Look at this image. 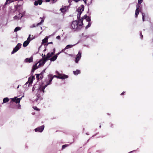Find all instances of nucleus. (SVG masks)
Masks as SVG:
<instances>
[{"mask_svg": "<svg viewBox=\"0 0 153 153\" xmlns=\"http://www.w3.org/2000/svg\"><path fill=\"white\" fill-rule=\"evenodd\" d=\"M30 36H31V35L30 34L29 35L27 39V41H28L29 42H30V41L31 40H32V39H33V38H31V39H30Z\"/></svg>", "mask_w": 153, "mask_h": 153, "instance_id": "bb28decb", "label": "nucleus"}, {"mask_svg": "<svg viewBox=\"0 0 153 153\" xmlns=\"http://www.w3.org/2000/svg\"><path fill=\"white\" fill-rule=\"evenodd\" d=\"M29 42L27 40L25 41L23 44V46L24 47H26L28 45Z\"/></svg>", "mask_w": 153, "mask_h": 153, "instance_id": "6ab92c4d", "label": "nucleus"}, {"mask_svg": "<svg viewBox=\"0 0 153 153\" xmlns=\"http://www.w3.org/2000/svg\"><path fill=\"white\" fill-rule=\"evenodd\" d=\"M34 109L35 110H37V111H39V109L38 108H37L36 107H35V108H34Z\"/></svg>", "mask_w": 153, "mask_h": 153, "instance_id": "8fccbe9b", "label": "nucleus"}, {"mask_svg": "<svg viewBox=\"0 0 153 153\" xmlns=\"http://www.w3.org/2000/svg\"><path fill=\"white\" fill-rule=\"evenodd\" d=\"M55 51H56V49H55V48H54L53 49V52H54V53H55Z\"/></svg>", "mask_w": 153, "mask_h": 153, "instance_id": "864d4df0", "label": "nucleus"}, {"mask_svg": "<svg viewBox=\"0 0 153 153\" xmlns=\"http://www.w3.org/2000/svg\"><path fill=\"white\" fill-rule=\"evenodd\" d=\"M81 19H79L78 21L76 20L73 21L71 24L72 28L75 31H79L82 28V26L83 25V22L81 21Z\"/></svg>", "mask_w": 153, "mask_h": 153, "instance_id": "f257e3e1", "label": "nucleus"}, {"mask_svg": "<svg viewBox=\"0 0 153 153\" xmlns=\"http://www.w3.org/2000/svg\"><path fill=\"white\" fill-rule=\"evenodd\" d=\"M21 45L22 44L21 43H18L15 47L13 49L11 53V54H13L16 52L21 48Z\"/></svg>", "mask_w": 153, "mask_h": 153, "instance_id": "7ed1b4c3", "label": "nucleus"}, {"mask_svg": "<svg viewBox=\"0 0 153 153\" xmlns=\"http://www.w3.org/2000/svg\"><path fill=\"white\" fill-rule=\"evenodd\" d=\"M66 49H65V48L64 49H63L62 50V51H61V52H64V51L65 50H66Z\"/></svg>", "mask_w": 153, "mask_h": 153, "instance_id": "6e6d98bb", "label": "nucleus"}, {"mask_svg": "<svg viewBox=\"0 0 153 153\" xmlns=\"http://www.w3.org/2000/svg\"><path fill=\"white\" fill-rule=\"evenodd\" d=\"M9 101V99L8 98V97H5L3 99V103H5L8 102Z\"/></svg>", "mask_w": 153, "mask_h": 153, "instance_id": "5701e85b", "label": "nucleus"}, {"mask_svg": "<svg viewBox=\"0 0 153 153\" xmlns=\"http://www.w3.org/2000/svg\"><path fill=\"white\" fill-rule=\"evenodd\" d=\"M11 100L12 101L15 102L16 103H17L20 102V100L18 98L17 99H16V98H13L11 99Z\"/></svg>", "mask_w": 153, "mask_h": 153, "instance_id": "4468645a", "label": "nucleus"}, {"mask_svg": "<svg viewBox=\"0 0 153 153\" xmlns=\"http://www.w3.org/2000/svg\"><path fill=\"white\" fill-rule=\"evenodd\" d=\"M46 2H48L50 1V0H45Z\"/></svg>", "mask_w": 153, "mask_h": 153, "instance_id": "bf43d9fd", "label": "nucleus"}, {"mask_svg": "<svg viewBox=\"0 0 153 153\" xmlns=\"http://www.w3.org/2000/svg\"><path fill=\"white\" fill-rule=\"evenodd\" d=\"M57 0H52V3H55Z\"/></svg>", "mask_w": 153, "mask_h": 153, "instance_id": "3c124183", "label": "nucleus"}, {"mask_svg": "<svg viewBox=\"0 0 153 153\" xmlns=\"http://www.w3.org/2000/svg\"><path fill=\"white\" fill-rule=\"evenodd\" d=\"M20 105H19V109H20Z\"/></svg>", "mask_w": 153, "mask_h": 153, "instance_id": "0e129e2a", "label": "nucleus"}, {"mask_svg": "<svg viewBox=\"0 0 153 153\" xmlns=\"http://www.w3.org/2000/svg\"><path fill=\"white\" fill-rule=\"evenodd\" d=\"M33 56H32L30 58H26L24 60L26 63H30L33 61Z\"/></svg>", "mask_w": 153, "mask_h": 153, "instance_id": "9d476101", "label": "nucleus"}, {"mask_svg": "<svg viewBox=\"0 0 153 153\" xmlns=\"http://www.w3.org/2000/svg\"><path fill=\"white\" fill-rule=\"evenodd\" d=\"M73 72L74 74L76 75L80 73V71L79 70H76V71H74Z\"/></svg>", "mask_w": 153, "mask_h": 153, "instance_id": "a211bd4d", "label": "nucleus"}, {"mask_svg": "<svg viewBox=\"0 0 153 153\" xmlns=\"http://www.w3.org/2000/svg\"><path fill=\"white\" fill-rule=\"evenodd\" d=\"M82 52L79 51L78 54L76 55V57L75 62L78 63L79 60L80 59L81 57Z\"/></svg>", "mask_w": 153, "mask_h": 153, "instance_id": "423d86ee", "label": "nucleus"}, {"mask_svg": "<svg viewBox=\"0 0 153 153\" xmlns=\"http://www.w3.org/2000/svg\"><path fill=\"white\" fill-rule=\"evenodd\" d=\"M56 38L58 39H60V37L59 36H56Z\"/></svg>", "mask_w": 153, "mask_h": 153, "instance_id": "de8ad7c7", "label": "nucleus"}, {"mask_svg": "<svg viewBox=\"0 0 153 153\" xmlns=\"http://www.w3.org/2000/svg\"><path fill=\"white\" fill-rule=\"evenodd\" d=\"M46 48H45V49L43 50V51H46Z\"/></svg>", "mask_w": 153, "mask_h": 153, "instance_id": "e2e57ef3", "label": "nucleus"}, {"mask_svg": "<svg viewBox=\"0 0 153 153\" xmlns=\"http://www.w3.org/2000/svg\"><path fill=\"white\" fill-rule=\"evenodd\" d=\"M19 87V85L18 87H17V88H18Z\"/></svg>", "mask_w": 153, "mask_h": 153, "instance_id": "774afa93", "label": "nucleus"}, {"mask_svg": "<svg viewBox=\"0 0 153 153\" xmlns=\"http://www.w3.org/2000/svg\"><path fill=\"white\" fill-rule=\"evenodd\" d=\"M40 18L42 19L41 20V22H40L38 23L36 25L35 24H33L32 25L30 26V28H31L37 26H38V25L42 24L44 22V19L41 17H40Z\"/></svg>", "mask_w": 153, "mask_h": 153, "instance_id": "1a4fd4ad", "label": "nucleus"}, {"mask_svg": "<svg viewBox=\"0 0 153 153\" xmlns=\"http://www.w3.org/2000/svg\"><path fill=\"white\" fill-rule=\"evenodd\" d=\"M140 7V5H139V4H137V5H136V9L137 10H139V7Z\"/></svg>", "mask_w": 153, "mask_h": 153, "instance_id": "c9c22d12", "label": "nucleus"}, {"mask_svg": "<svg viewBox=\"0 0 153 153\" xmlns=\"http://www.w3.org/2000/svg\"><path fill=\"white\" fill-rule=\"evenodd\" d=\"M56 73L58 75L60 76H63V75H65L64 74H61L59 73L57 71H56Z\"/></svg>", "mask_w": 153, "mask_h": 153, "instance_id": "c85d7f7f", "label": "nucleus"}, {"mask_svg": "<svg viewBox=\"0 0 153 153\" xmlns=\"http://www.w3.org/2000/svg\"><path fill=\"white\" fill-rule=\"evenodd\" d=\"M48 85V84L47 83V84L45 85L44 86H43L42 87H44L45 88H46Z\"/></svg>", "mask_w": 153, "mask_h": 153, "instance_id": "09e8293b", "label": "nucleus"}, {"mask_svg": "<svg viewBox=\"0 0 153 153\" xmlns=\"http://www.w3.org/2000/svg\"><path fill=\"white\" fill-rule=\"evenodd\" d=\"M86 20L87 21L90 22L91 21V17L90 16H88Z\"/></svg>", "mask_w": 153, "mask_h": 153, "instance_id": "473e14b6", "label": "nucleus"}, {"mask_svg": "<svg viewBox=\"0 0 153 153\" xmlns=\"http://www.w3.org/2000/svg\"><path fill=\"white\" fill-rule=\"evenodd\" d=\"M86 134L87 135H88V134L87 133H86Z\"/></svg>", "mask_w": 153, "mask_h": 153, "instance_id": "338daca9", "label": "nucleus"}, {"mask_svg": "<svg viewBox=\"0 0 153 153\" xmlns=\"http://www.w3.org/2000/svg\"><path fill=\"white\" fill-rule=\"evenodd\" d=\"M49 79L48 81L46 83H47L48 85H49L51 84V82L53 79V77H51L49 75Z\"/></svg>", "mask_w": 153, "mask_h": 153, "instance_id": "dca6fc26", "label": "nucleus"}, {"mask_svg": "<svg viewBox=\"0 0 153 153\" xmlns=\"http://www.w3.org/2000/svg\"><path fill=\"white\" fill-rule=\"evenodd\" d=\"M53 43V42H48L47 44H44V45L45 46V48H46V47L48 46V45L49 44H52Z\"/></svg>", "mask_w": 153, "mask_h": 153, "instance_id": "e433bc0d", "label": "nucleus"}, {"mask_svg": "<svg viewBox=\"0 0 153 153\" xmlns=\"http://www.w3.org/2000/svg\"><path fill=\"white\" fill-rule=\"evenodd\" d=\"M132 152H133V151H131V152H128V153H132Z\"/></svg>", "mask_w": 153, "mask_h": 153, "instance_id": "69168bd1", "label": "nucleus"}, {"mask_svg": "<svg viewBox=\"0 0 153 153\" xmlns=\"http://www.w3.org/2000/svg\"><path fill=\"white\" fill-rule=\"evenodd\" d=\"M68 146V145H67V144H65V145H63L62 146V149H65V148H66V147H67Z\"/></svg>", "mask_w": 153, "mask_h": 153, "instance_id": "72a5a7b5", "label": "nucleus"}, {"mask_svg": "<svg viewBox=\"0 0 153 153\" xmlns=\"http://www.w3.org/2000/svg\"><path fill=\"white\" fill-rule=\"evenodd\" d=\"M42 97L40 96L39 94H38L36 95V98L35 100L33 101L34 103L36 104H38L40 102L41 100H42Z\"/></svg>", "mask_w": 153, "mask_h": 153, "instance_id": "20e7f679", "label": "nucleus"}, {"mask_svg": "<svg viewBox=\"0 0 153 153\" xmlns=\"http://www.w3.org/2000/svg\"><path fill=\"white\" fill-rule=\"evenodd\" d=\"M34 90H35V88H34V87H33V88L32 89V91H34Z\"/></svg>", "mask_w": 153, "mask_h": 153, "instance_id": "13d9d810", "label": "nucleus"}, {"mask_svg": "<svg viewBox=\"0 0 153 153\" xmlns=\"http://www.w3.org/2000/svg\"><path fill=\"white\" fill-rule=\"evenodd\" d=\"M68 6H63L60 9V10L62 12L65 13L68 9Z\"/></svg>", "mask_w": 153, "mask_h": 153, "instance_id": "9b49d317", "label": "nucleus"}, {"mask_svg": "<svg viewBox=\"0 0 153 153\" xmlns=\"http://www.w3.org/2000/svg\"><path fill=\"white\" fill-rule=\"evenodd\" d=\"M51 57V56L50 55V53H48L47 54L46 57L45 58H44L45 59H46L47 60H48L50 59H49Z\"/></svg>", "mask_w": 153, "mask_h": 153, "instance_id": "aec40b11", "label": "nucleus"}, {"mask_svg": "<svg viewBox=\"0 0 153 153\" xmlns=\"http://www.w3.org/2000/svg\"><path fill=\"white\" fill-rule=\"evenodd\" d=\"M25 11L24 12L23 14L19 13V15L17 16H18V19H22V17L23 16V15L25 14Z\"/></svg>", "mask_w": 153, "mask_h": 153, "instance_id": "412c9836", "label": "nucleus"}, {"mask_svg": "<svg viewBox=\"0 0 153 153\" xmlns=\"http://www.w3.org/2000/svg\"><path fill=\"white\" fill-rule=\"evenodd\" d=\"M80 0H74V1L76 2H77Z\"/></svg>", "mask_w": 153, "mask_h": 153, "instance_id": "603ef678", "label": "nucleus"}, {"mask_svg": "<svg viewBox=\"0 0 153 153\" xmlns=\"http://www.w3.org/2000/svg\"><path fill=\"white\" fill-rule=\"evenodd\" d=\"M84 5H81L78 9L77 10V11H79L82 12L84 11Z\"/></svg>", "mask_w": 153, "mask_h": 153, "instance_id": "ddd939ff", "label": "nucleus"}, {"mask_svg": "<svg viewBox=\"0 0 153 153\" xmlns=\"http://www.w3.org/2000/svg\"><path fill=\"white\" fill-rule=\"evenodd\" d=\"M78 12L77 14V18L79 19H80V16L82 12L79 11H77Z\"/></svg>", "mask_w": 153, "mask_h": 153, "instance_id": "b1692460", "label": "nucleus"}, {"mask_svg": "<svg viewBox=\"0 0 153 153\" xmlns=\"http://www.w3.org/2000/svg\"><path fill=\"white\" fill-rule=\"evenodd\" d=\"M48 37L47 36L46 37L43 39L42 40V44L47 42L48 41Z\"/></svg>", "mask_w": 153, "mask_h": 153, "instance_id": "f3484780", "label": "nucleus"}, {"mask_svg": "<svg viewBox=\"0 0 153 153\" xmlns=\"http://www.w3.org/2000/svg\"><path fill=\"white\" fill-rule=\"evenodd\" d=\"M47 60L44 58L40 60L39 62L33 65L32 67L31 73L33 74L34 71L41 66H43Z\"/></svg>", "mask_w": 153, "mask_h": 153, "instance_id": "f03ea898", "label": "nucleus"}, {"mask_svg": "<svg viewBox=\"0 0 153 153\" xmlns=\"http://www.w3.org/2000/svg\"><path fill=\"white\" fill-rule=\"evenodd\" d=\"M91 25V23L90 22H89L88 25L85 27V29H87L89 27H90Z\"/></svg>", "mask_w": 153, "mask_h": 153, "instance_id": "7c9ffc66", "label": "nucleus"}, {"mask_svg": "<svg viewBox=\"0 0 153 153\" xmlns=\"http://www.w3.org/2000/svg\"><path fill=\"white\" fill-rule=\"evenodd\" d=\"M13 18L14 19H18V16L16 15Z\"/></svg>", "mask_w": 153, "mask_h": 153, "instance_id": "a19ab883", "label": "nucleus"}, {"mask_svg": "<svg viewBox=\"0 0 153 153\" xmlns=\"http://www.w3.org/2000/svg\"><path fill=\"white\" fill-rule=\"evenodd\" d=\"M57 56L55 55L51 58L50 59L51 61H54L57 59Z\"/></svg>", "mask_w": 153, "mask_h": 153, "instance_id": "2eb2a0df", "label": "nucleus"}, {"mask_svg": "<svg viewBox=\"0 0 153 153\" xmlns=\"http://www.w3.org/2000/svg\"><path fill=\"white\" fill-rule=\"evenodd\" d=\"M138 3L139 4H141L143 2V0H138Z\"/></svg>", "mask_w": 153, "mask_h": 153, "instance_id": "ea45409f", "label": "nucleus"}, {"mask_svg": "<svg viewBox=\"0 0 153 153\" xmlns=\"http://www.w3.org/2000/svg\"><path fill=\"white\" fill-rule=\"evenodd\" d=\"M10 0H6L5 4H7L9 3L10 2Z\"/></svg>", "mask_w": 153, "mask_h": 153, "instance_id": "4c0bfd02", "label": "nucleus"}, {"mask_svg": "<svg viewBox=\"0 0 153 153\" xmlns=\"http://www.w3.org/2000/svg\"><path fill=\"white\" fill-rule=\"evenodd\" d=\"M36 78L37 80H39V76L40 74H36Z\"/></svg>", "mask_w": 153, "mask_h": 153, "instance_id": "f704fd0d", "label": "nucleus"}, {"mask_svg": "<svg viewBox=\"0 0 153 153\" xmlns=\"http://www.w3.org/2000/svg\"><path fill=\"white\" fill-rule=\"evenodd\" d=\"M76 45V44H74V45H67L66 46V47L65 48V49H69V48H72V47H73V46L75 45Z\"/></svg>", "mask_w": 153, "mask_h": 153, "instance_id": "4be33fe9", "label": "nucleus"}, {"mask_svg": "<svg viewBox=\"0 0 153 153\" xmlns=\"http://www.w3.org/2000/svg\"><path fill=\"white\" fill-rule=\"evenodd\" d=\"M49 75L51 77H53V79L54 77H56L58 79H65L67 78L68 77V76L67 75H63V76H61L59 75H54L53 76H52L51 75Z\"/></svg>", "mask_w": 153, "mask_h": 153, "instance_id": "39448f33", "label": "nucleus"}, {"mask_svg": "<svg viewBox=\"0 0 153 153\" xmlns=\"http://www.w3.org/2000/svg\"><path fill=\"white\" fill-rule=\"evenodd\" d=\"M125 92L124 91H123V92L121 94V95H123L125 93Z\"/></svg>", "mask_w": 153, "mask_h": 153, "instance_id": "4d7b16f0", "label": "nucleus"}, {"mask_svg": "<svg viewBox=\"0 0 153 153\" xmlns=\"http://www.w3.org/2000/svg\"><path fill=\"white\" fill-rule=\"evenodd\" d=\"M142 16L143 21V22H144L145 20V13H142Z\"/></svg>", "mask_w": 153, "mask_h": 153, "instance_id": "c756f323", "label": "nucleus"}, {"mask_svg": "<svg viewBox=\"0 0 153 153\" xmlns=\"http://www.w3.org/2000/svg\"><path fill=\"white\" fill-rule=\"evenodd\" d=\"M46 70V69H44L40 73L41 74H43L45 72Z\"/></svg>", "mask_w": 153, "mask_h": 153, "instance_id": "37998d69", "label": "nucleus"}, {"mask_svg": "<svg viewBox=\"0 0 153 153\" xmlns=\"http://www.w3.org/2000/svg\"><path fill=\"white\" fill-rule=\"evenodd\" d=\"M50 55L51 56H53L54 54H55V53L54 52H52L51 53H50Z\"/></svg>", "mask_w": 153, "mask_h": 153, "instance_id": "c03bdc74", "label": "nucleus"}, {"mask_svg": "<svg viewBox=\"0 0 153 153\" xmlns=\"http://www.w3.org/2000/svg\"><path fill=\"white\" fill-rule=\"evenodd\" d=\"M110 126L111 127V128H113V125H114L113 124H112L111 123H110Z\"/></svg>", "mask_w": 153, "mask_h": 153, "instance_id": "a18cd8bd", "label": "nucleus"}, {"mask_svg": "<svg viewBox=\"0 0 153 153\" xmlns=\"http://www.w3.org/2000/svg\"><path fill=\"white\" fill-rule=\"evenodd\" d=\"M140 38L142 39L143 38V36L142 34V32L141 31L140 32Z\"/></svg>", "mask_w": 153, "mask_h": 153, "instance_id": "79ce46f5", "label": "nucleus"}, {"mask_svg": "<svg viewBox=\"0 0 153 153\" xmlns=\"http://www.w3.org/2000/svg\"><path fill=\"white\" fill-rule=\"evenodd\" d=\"M22 97H21V98H18L20 100V101L22 99Z\"/></svg>", "mask_w": 153, "mask_h": 153, "instance_id": "052dcab7", "label": "nucleus"}, {"mask_svg": "<svg viewBox=\"0 0 153 153\" xmlns=\"http://www.w3.org/2000/svg\"><path fill=\"white\" fill-rule=\"evenodd\" d=\"M45 126L44 125L39 127L35 129V132H42L44 129Z\"/></svg>", "mask_w": 153, "mask_h": 153, "instance_id": "0eeeda50", "label": "nucleus"}, {"mask_svg": "<svg viewBox=\"0 0 153 153\" xmlns=\"http://www.w3.org/2000/svg\"><path fill=\"white\" fill-rule=\"evenodd\" d=\"M31 78L30 77L28 78V81L27 82H26L25 84H27L28 83H29L28 85V86H29L30 84H31L32 83L33 79H35V76H31Z\"/></svg>", "mask_w": 153, "mask_h": 153, "instance_id": "6e6552de", "label": "nucleus"}, {"mask_svg": "<svg viewBox=\"0 0 153 153\" xmlns=\"http://www.w3.org/2000/svg\"><path fill=\"white\" fill-rule=\"evenodd\" d=\"M39 90L42 91L43 93L44 92V91H45V88L44 87H40L39 88Z\"/></svg>", "mask_w": 153, "mask_h": 153, "instance_id": "2f4dec72", "label": "nucleus"}, {"mask_svg": "<svg viewBox=\"0 0 153 153\" xmlns=\"http://www.w3.org/2000/svg\"><path fill=\"white\" fill-rule=\"evenodd\" d=\"M83 1H84V2L85 3V4H86V1L87 0H83Z\"/></svg>", "mask_w": 153, "mask_h": 153, "instance_id": "5fc2aeb1", "label": "nucleus"}, {"mask_svg": "<svg viewBox=\"0 0 153 153\" xmlns=\"http://www.w3.org/2000/svg\"><path fill=\"white\" fill-rule=\"evenodd\" d=\"M43 57H44V58H45L46 57V56L45 55H43Z\"/></svg>", "mask_w": 153, "mask_h": 153, "instance_id": "680f3d73", "label": "nucleus"}, {"mask_svg": "<svg viewBox=\"0 0 153 153\" xmlns=\"http://www.w3.org/2000/svg\"><path fill=\"white\" fill-rule=\"evenodd\" d=\"M88 16L87 15H84L83 17L82 18V19H81V21H80V22H81V21H83V19H86L87 18Z\"/></svg>", "mask_w": 153, "mask_h": 153, "instance_id": "cd10ccee", "label": "nucleus"}, {"mask_svg": "<svg viewBox=\"0 0 153 153\" xmlns=\"http://www.w3.org/2000/svg\"><path fill=\"white\" fill-rule=\"evenodd\" d=\"M21 28L20 27H16L14 30V32H16L18 30H20Z\"/></svg>", "mask_w": 153, "mask_h": 153, "instance_id": "a878e982", "label": "nucleus"}, {"mask_svg": "<svg viewBox=\"0 0 153 153\" xmlns=\"http://www.w3.org/2000/svg\"><path fill=\"white\" fill-rule=\"evenodd\" d=\"M139 13V10H135V17L136 18H137V16Z\"/></svg>", "mask_w": 153, "mask_h": 153, "instance_id": "393cba45", "label": "nucleus"}, {"mask_svg": "<svg viewBox=\"0 0 153 153\" xmlns=\"http://www.w3.org/2000/svg\"><path fill=\"white\" fill-rule=\"evenodd\" d=\"M61 53V52H59L58 53L56 54L55 55L56 56H57V57H58V56Z\"/></svg>", "mask_w": 153, "mask_h": 153, "instance_id": "49530a36", "label": "nucleus"}, {"mask_svg": "<svg viewBox=\"0 0 153 153\" xmlns=\"http://www.w3.org/2000/svg\"><path fill=\"white\" fill-rule=\"evenodd\" d=\"M42 0H38L37 1H35L34 2V4L35 6H37L38 4L40 5L42 4Z\"/></svg>", "mask_w": 153, "mask_h": 153, "instance_id": "f8f14e48", "label": "nucleus"}, {"mask_svg": "<svg viewBox=\"0 0 153 153\" xmlns=\"http://www.w3.org/2000/svg\"><path fill=\"white\" fill-rule=\"evenodd\" d=\"M40 79H42L43 77V74H41V73H40Z\"/></svg>", "mask_w": 153, "mask_h": 153, "instance_id": "58836bf2", "label": "nucleus"}]
</instances>
